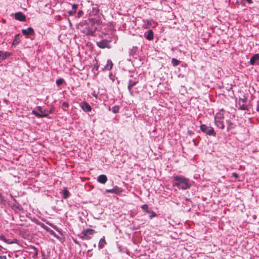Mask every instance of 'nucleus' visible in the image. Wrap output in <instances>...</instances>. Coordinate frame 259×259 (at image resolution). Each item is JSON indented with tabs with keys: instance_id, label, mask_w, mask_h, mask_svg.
I'll return each mask as SVG.
<instances>
[{
	"instance_id": "6ab92c4d",
	"label": "nucleus",
	"mask_w": 259,
	"mask_h": 259,
	"mask_svg": "<svg viewBox=\"0 0 259 259\" xmlns=\"http://www.w3.org/2000/svg\"><path fill=\"white\" fill-rule=\"evenodd\" d=\"M239 109L240 110H245L247 109V106L245 104L239 103Z\"/></svg>"
},
{
	"instance_id": "cd10ccee",
	"label": "nucleus",
	"mask_w": 259,
	"mask_h": 259,
	"mask_svg": "<svg viewBox=\"0 0 259 259\" xmlns=\"http://www.w3.org/2000/svg\"><path fill=\"white\" fill-rule=\"evenodd\" d=\"M72 9L74 10V11H75L76 9H77V5H76V4H73L72 5Z\"/></svg>"
},
{
	"instance_id": "7c9ffc66",
	"label": "nucleus",
	"mask_w": 259,
	"mask_h": 259,
	"mask_svg": "<svg viewBox=\"0 0 259 259\" xmlns=\"http://www.w3.org/2000/svg\"><path fill=\"white\" fill-rule=\"evenodd\" d=\"M0 259H7V257L5 255H1Z\"/></svg>"
},
{
	"instance_id": "2eb2a0df",
	"label": "nucleus",
	"mask_w": 259,
	"mask_h": 259,
	"mask_svg": "<svg viewBox=\"0 0 259 259\" xmlns=\"http://www.w3.org/2000/svg\"><path fill=\"white\" fill-rule=\"evenodd\" d=\"M113 63L111 60H108L107 62V64L105 67L103 68V70H110L112 69L113 67Z\"/></svg>"
},
{
	"instance_id": "7ed1b4c3",
	"label": "nucleus",
	"mask_w": 259,
	"mask_h": 259,
	"mask_svg": "<svg viewBox=\"0 0 259 259\" xmlns=\"http://www.w3.org/2000/svg\"><path fill=\"white\" fill-rule=\"evenodd\" d=\"M201 130L208 135L215 136V133L213 128L210 126H207L205 124H202L200 126Z\"/></svg>"
},
{
	"instance_id": "b1692460",
	"label": "nucleus",
	"mask_w": 259,
	"mask_h": 259,
	"mask_svg": "<svg viewBox=\"0 0 259 259\" xmlns=\"http://www.w3.org/2000/svg\"><path fill=\"white\" fill-rule=\"evenodd\" d=\"M0 239H1V240L4 241V242H5L6 243H8V244H11V243H12V242H9V241H8V239H6V238L4 236H0Z\"/></svg>"
},
{
	"instance_id": "c756f323",
	"label": "nucleus",
	"mask_w": 259,
	"mask_h": 259,
	"mask_svg": "<svg viewBox=\"0 0 259 259\" xmlns=\"http://www.w3.org/2000/svg\"><path fill=\"white\" fill-rule=\"evenodd\" d=\"M232 175L236 179L238 178V174L235 172L233 173Z\"/></svg>"
},
{
	"instance_id": "9d476101",
	"label": "nucleus",
	"mask_w": 259,
	"mask_h": 259,
	"mask_svg": "<svg viewBox=\"0 0 259 259\" xmlns=\"http://www.w3.org/2000/svg\"><path fill=\"white\" fill-rule=\"evenodd\" d=\"M95 232L94 230L91 229H88L82 231V233L84 237H86L87 239H90V237H88L89 235H92Z\"/></svg>"
},
{
	"instance_id": "f257e3e1",
	"label": "nucleus",
	"mask_w": 259,
	"mask_h": 259,
	"mask_svg": "<svg viewBox=\"0 0 259 259\" xmlns=\"http://www.w3.org/2000/svg\"><path fill=\"white\" fill-rule=\"evenodd\" d=\"M173 185L177 186L179 189L186 190L191 186V183L189 179L182 176H174Z\"/></svg>"
},
{
	"instance_id": "5701e85b",
	"label": "nucleus",
	"mask_w": 259,
	"mask_h": 259,
	"mask_svg": "<svg viewBox=\"0 0 259 259\" xmlns=\"http://www.w3.org/2000/svg\"><path fill=\"white\" fill-rule=\"evenodd\" d=\"M119 106H114L112 107V110L114 113H116L119 112Z\"/></svg>"
},
{
	"instance_id": "2f4dec72",
	"label": "nucleus",
	"mask_w": 259,
	"mask_h": 259,
	"mask_svg": "<svg viewBox=\"0 0 259 259\" xmlns=\"http://www.w3.org/2000/svg\"><path fill=\"white\" fill-rule=\"evenodd\" d=\"M147 24L149 25H150L151 24V22L150 20H147L146 21Z\"/></svg>"
},
{
	"instance_id": "f03ea898",
	"label": "nucleus",
	"mask_w": 259,
	"mask_h": 259,
	"mask_svg": "<svg viewBox=\"0 0 259 259\" xmlns=\"http://www.w3.org/2000/svg\"><path fill=\"white\" fill-rule=\"evenodd\" d=\"M224 113L222 111L217 113L215 116V123L216 125L221 129H224L225 127L224 122Z\"/></svg>"
},
{
	"instance_id": "412c9836",
	"label": "nucleus",
	"mask_w": 259,
	"mask_h": 259,
	"mask_svg": "<svg viewBox=\"0 0 259 259\" xmlns=\"http://www.w3.org/2000/svg\"><path fill=\"white\" fill-rule=\"evenodd\" d=\"M19 42V35H17L13 41V45H15L18 44Z\"/></svg>"
},
{
	"instance_id": "72a5a7b5",
	"label": "nucleus",
	"mask_w": 259,
	"mask_h": 259,
	"mask_svg": "<svg viewBox=\"0 0 259 259\" xmlns=\"http://www.w3.org/2000/svg\"><path fill=\"white\" fill-rule=\"evenodd\" d=\"M249 4H251L252 3V1L251 0H245Z\"/></svg>"
},
{
	"instance_id": "4be33fe9",
	"label": "nucleus",
	"mask_w": 259,
	"mask_h": 259,
	"mask_svg": "<svg viewBox=\"0 0 259 259\" xmlns=\"http://www.w3.org/2000/svg\"><path fill=\"white\" fill-rule=\"evenodd\" d=\"M141 208L143 210L146 211L147 213H149L150 212V210L149 209V207L147 204H144L142 205Z\"/></svg>"
},
{
	"instance_id": "e433bc0d",
	"label": "nucleus",
	"mask_w": 259,
	"mask_h": 259,
	"mask_svg": "<svg viewBox=\"0 0 259 259\" xmlns=\"http://www.w3.org/2000/svg\"><path fill=\"white\" fill-rule=\"evenodd\" d=\"M94 96L96 98H97V96L96 95H94Z\"/></svg>"
},
{
	"instance_id": "20e7f679",
	"label": "nucleus",
	"mask_w": 259,
	"mask_h": 259,
	"mask_svg": "<svg viewBox=\"0 0 259 259\" xmlns=\"http://www.w3.org/2000/svg\"><path fill=\"white\" fill-rule=\"evenodd\" d=\"M36 109L38 111H39V112H38L36 110H33L32 111V113L39 118L47 117L49 113H51V111H49V113H44L40 106L37 107Z\"/></svg>"
},
{
	"instance_id": "1a4fd4ad",
	"label": "nucleus",
	"mask_w": 259,
	"mask_h": 259,
	"mask_svg": "<svg viewBox=\"0 0 259 259\" xmlns=\"http://www.w3.org/2000/svg\"><path fill=\"white\" fill-rule=\"evenodd\" d=\"M22 32L25 35H33L34 34V31L32 27H28L27 29H23Z\"/></svg>"
},
{
	"instance_id": "c85d7f7f",
	"label": "nucleus",
	"mask_w": 259,
	"mask_h": 259,
	"mask_svg": "<svg viewBox=\"0 0 259 259\" xmlns=\"http://www.w3.org/2000/svg\"><path fill=\"white\" fill-rule=\"evenodd\" d=\"M62 106L65 107H68V103L67 102H63L62 103Z\"/></svg>"
},
{
	"instance_id": "a211bd4d",
	"label": "nucleus",
	"mask_w": 259,
	"mask_h": 259,
	"mask_svg": "<svg viewBox=\"0 0 259 259\" xmlns=\"http://www.w3.org/2000/svg\"><path fill=\"white\" fill-rule=\"evenodd\" d=\"M63 197L65 199L67 198L70 195L69 192L68 191L67 189L65 187L64 188L63 190Z\"/></svg>"
},
{
	"instance_id": "f704fd0d",
	"label": "nucleus",
	"mask_w": 259,
	"mask_h": 259,
	"mask_svg": "<svg viewBox=\"0 0 259 259\" xmlns=\"http://www.w3.org/2000/svg\"><path fill=\"white\" fill-rule=\"evenodd\" d=\"M81 13H82V11H79V12H78V15H80Z\"/></svg>"
},
{
	"instance_id": "c9c22d12",
	"label": "nucleus",
	"mask_w": 259,
	"mask_h": 259,
	"mask_svg": "<svg viewBox=\"0 0 259 259\" xmlns=\"http://www.w3.org/2000/svg\"><path fill=\"white\" fill-rule=\"evenodd\" d=\"M257 110L259 111V107L257 108Z\"/></svg>"
},
{
	"instance_id": "dca6fc26",
	"label": "nucleus",
	"mask_w": 259,
	"mask_h": 259,
	"mask_svg": "<svg viewBox=\"0 0 259 259\" xmlns=\"http://www.w3.org/2000/svg\"><path fill=\"white\" fill-rule=\"evenodd\" d=\"M106 242L105 239V237H103V238H101L99 240V244H98V247L100 249L103 248L105 245L106 244Z\"/></svg>"
},
{
	"instance_id": "aec40b11",
	"label": "nucleus",
	"mask_w": 259,
	"mask_h": 259,
	"mask_svg": "<svg viewBox=\"0 0 259 259\" xmlns=\"http://www.w3.org/2000/svg\"><path fill=\"white\" fill-rule=\"evenodd\" d=\"M180 62L179 60L175 58H172L171 60V63L174 66L178 65L180 64Z\"/></svg>"
},
{
	"instance_id": "4468645a",
	"label": "nucleus",
	"mask_w": 259,
	"mask_h": 259,
	"mask_svg": "<svg viewBox=\"0 0 259 259\" xmlns=\"http://www.w3.org/2000/svg\"><path fill=\"white\" fill-rule=\"evenodd\" d=\"M259 61V54H256L254 55L249 61V63L251 65H254L256 61Z\"/></svg>"
},
{
	"instance_id": "f8f14e48",
	"label": "nucleus",
	"mask_w": 259,
	"mask_h": 259,
	"mask_svg": "<svg viewBox=\"0 0 259 259\" xmlns=\"http://www.w3.org/2000/svg\"><path fill=\"white\" fill-rule=\"evenodd\" d=\"M106 192L107 193H113L115 194H119L121 192V190L117 186H115L112 189L106 190Z\"/></svg>"
},
{
	"instance_id": "393cba45",
	"label": "nucleus",
	"mask_w": 259,
	"mask_h": 259,
	"mask_svg": "<svg viewBox=\"0 0 259 259\" xmlns=\"http://www.w3.org/2000/svg\"><path fill=\"white\" fill-rule=\"evenodd\" d=\"M63 81H64V79H62V78H60V79H58L56 80V84L57 85H60L61 84H62L63 83Z\"/></svg>"
},
{
	"instance_id": "6e6552de",
	"label": "nucleus",
	"mask_w": 259,
	"mask_h": 259,
	"mask_svg": "<svg viewBox=\"0 0 259 259\" xmlns=\"http://www.w3.org/2000/svg\"><path fill=\"white\" fill-rule=\"evenodd\" d=\"M15 18L16 20L21 21H25L26 20L25 16L21 12H18L15 13Z\"/></svg>"
},
{
	"instance_id": "423d86ee",
	"label": "nucleus",
	"mask_w": 259,
	"mask_h": 259,
	"mask_svg": "<svg viewBox=\"0 0 259 259\" xmlns=\"http://www.w3.org/2000/svg\"><path fill=\"white\" fill-rule=\"evenodd\" d=\"M80 106L81 109L85 112H90L92 110L91 106L85 102H81Z\"/></svg>"
},
{
	"instance_id": "bb28decb",
	"label": "nucleus",
	"mask_w": 259,
	"mask_h": 259,
	"mask_svg": "<svg viewBox=\"0 0 259 259\" xmlns=\"http://www.w3.org/2000/svg\"><path fill=\"white\" fill-rule=\"evenodd\" d=\"M246 100L245 99H240L239 100V103L244 104V103L246 102Z\"/></svg>"
},
{
	"instance_id": "0eeeda50",
	"label": "nucleus",
	"mask_w": 259,
	"mask_h": 259,
	"mask_svg": "<svg viewBox=\"0 0 259 259\" xmlns=\"http://www.w3.org/2000/svg\"><path fill=\"white\" fill-rule=\"evenodd\" d=\"M138 82V80H132V79H130L128 81V91L130 92V94H131V95L133 96V92L132 91V88L135 85H136Z\"/></svg>"
},
{
	"instance_id": "9b49d317",
	"label": "nucleus",
	"mask_w": 259,
	"mask_h": 259,
	"mask_svg": "<svg viewBox=\"0 0 259 259\" xmlns=\"http://www.w3.org/2000/svg\"><path fill=\"white\" fill-rule=\"evenodd\" d=\"M11 55V53L8 52H3L0 51V62Z\"/></svg>"
},
{
	"instance_id": "ddd939ff",
	"label": "nucleus",
	"mask_w": 259,
	"mask_h": 259,
	"mask_svg": "<svg viewBox=\"0 0 259 259\" xmlns=\"http://www.w3.org/2000/svg\"><path fill=\"white\" fill-rule=\"evenodd\" d=\"M97 180L99 183L104 184L107 181V178L105 175H101L98 177Z\"/></svg>"
},
{
	"instance_id": "a878e982",
	"label": "nucleus",
	"mask_w": 259,
	"mask_h": 259,
	"mask_svg": "<svg viewBox=\"0 0 259 259\" xmlns=\"http://www.w3.org/2000/svg\"><path fill=\"white\" fill-rule=\"evenodd\" d=\"M149 213L150 214L149 216L150 219H152L156 216V213L153 211L150 210V212Z\"/></svg>"
},
{
	"instance_id": "473e14b6",
	"label": "nucleus",
	"mask_w": 259,
	"mask_h": 259,
	"mask_svg": "<svg viewBox=\"0 0 259 259\" xmlns=\"http://www.w3.org/2000/svg\"><path fill=\"white\" fill-rule=\"evenodd\" d=\"M94 68L96 69V70H98V68H99V65L97 64L96 65H94Z\"/></svg>"
},
{
	"instance_id": "f3484780",
	"label": "nucleus",
	"mask_w": 259,
	"mask_h": 259,
	"mask_svg": "<svg viewBox=\"0 0 259 259\" xmlns=\"http://www.w3.org/2000/svg\"><path fill=\"white\" fill-rule=\"evenodd\" d=\"M146 38L149 40H151L153 39V32L152 30H148V34L146 35Z\"/></svg>"
},
{
	"instance_id": "39448f33",
	"label": "nucleus",
	"mask_w": 259,
	"mask_h": 259,
	"mask_svg": "<svg viewBox=\"0 0 259 259\" xmlns=\"http://www.w3.org/2000/svg\"><path fill=\"white\" fill-rule=\"evenodd\" d=\"M110 42L111 40L103 39L97 42V45L101 49H104L106 48L109 49L111 48Z\"/></svg>"
}]
</instances>
